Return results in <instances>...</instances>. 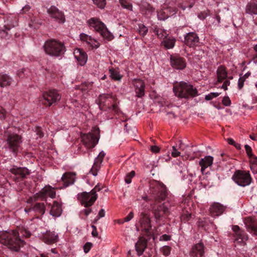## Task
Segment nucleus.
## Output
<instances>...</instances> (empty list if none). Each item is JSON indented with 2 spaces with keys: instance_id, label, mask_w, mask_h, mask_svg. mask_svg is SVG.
<instances>
[{
  "instance_id": "603ef678",
  "label": "nucleus",
  "mask_w": 257,
  "mask_h": 257,
  "mask_svg": "<svg viewBox=\"0 0 257 257\" xmlns=\"http://www.w3.org/2000/svg\"><path fill=\"white\" fill-rule=\"evenodd\" d=\"M7 112L5 108L0 106V119H5L6 117Z\"/></svg>"
},
{
  "instance_id": "f704fd0d",
  "label": "nucleus",
  "mask_w": 257,
  "mask_h": 257,
  "mask_svg": "<svg viewBox=\"0 0 257 257\" xmlns=\"http://www.w3.org/2000/svg\"><path fill=\"white\" fill-rule=\"evenodd\" d=\"M13 78L9 75L5 73H0V86L5 87L11 85Z\"/></svg>"
},
{
  "instance_id": "4468645a",
  "label": "nucleus",
  "mask_w": 257,
  "mask_h": 257,
  "mask_svg": "<svg viewBox=\"0 0 257 257\" xmlns=\"http://www.w3.org/2000/svg\"><path fill=\"white\" fill-rule=\"evenodd\" d=\"M139 223L142 231L148 236L150 235L152 225L150 215L145 212H141L140 214Z\"/></svg>"
},
{
  "instance_id": "de8ad7c7",
  "label": "nucleus",
  "mask_w": 257,
  "mask_h": 257,
  "mask_svg": "<svg viewBox=\"0 0 257 257\" xmlns=\"http://www.w3.org/2000/svg\"><path fill=\"white\" fill-rule=\"evenodd\" d=\"M91 86V85L90 84L87 83H83L78 86V89L81 90L82 92L86 91L90 89V87Z\"/></svg>"
},
{
  "instance_id": "f257e3e1",
  "label": "nucleus",
  "mask_w": 257,
  "mask_h": 257,
  "mask_svg": "<svg viewBox=\"0 0 257 257\" xmlns=\"http://www.w3.org/2000/svg\"><path fill=\"white\" fill-rule=\"evenodd\" d=\"M20 234L25 237H29L31 233L25 228H21L19 231L15 230L0 231V243L11 250L18 251L24 243V240L20 238Z\"/></svg>"
},
{
  "instance_id": "9b49d317",
  "label": "nucleus",
  "mask_w": 257,
  "mask_h": 257,
  "mask_svg": "<svg viewBox=\"0 0 257 257\" xmlns=\"http://www.w3.org/2000/svg\"><path fill=\"white\" fill-rule=\"evenodd\" d=\"M232 230L233 232L234 242L241 246L245 245L248 236L245 231L236 225H232Z\"/></svg>"
},
{
  "instance_id": "a878e982",
  "label": "nucleus",
  "mask_w": 257,
  "mask_h": 257,
  "mask_svg": "<svg viewBox=\"0 0 257 257\" xmlns=\"http://www.w3.org/2000/svg\"><path fill=\"white\" fill-rule=\"evenodd\" d=\"M73 54L75 58L80 65L83 66L85 64L87 60V55L83 50L78 48L75 49Z\"/></svg>"
},
{
  "instance_id": "72a5a7b5",
  "label": "nucleus",
  "mask_w": 257,
  "mask_h": 257,
  "mask_svg": "<svg viewBox=\"0 0 257 257\" xmlns=\"http://www.w3.org/2000/svg\"><path fill=\"white\" fill-rule=\"evenodd\" d=\"M45 205L44 203L37 202L33 205V211L37 218L41 217L45 212Z\"/></svg>"
},
{
  "instance_id": "423d86ee",
  "label": "nucleus",
  "mask_w": 257,
  "mask_h": 257,
  "mask_svg": "<svg viewBox=\"0 0 257 257\" xmlns=\"http://www.w3.org/2000/svg\"><path fill=\"white\" fill-rule=\"evenodd\" d=\"M87 23L91 28H93L103 38L109 41L112 39V35L108 31L104 23L100 21L99 19L92 18L87 21Z\"/></svg>"
},
{
  "instance_id": "c03bdc74",
  "label": "nucleus",
  "mask_w": 257,
  "mask_h": 257,
  "mask_svg": "<svg viewBox=\"0 0 257 257\" xmlns=\"http://www.w3.org/2000/svg\"><path fill=\"white\" fill-rule=\"evenodd\" d=\"M119 3L123 8L132 10L133 6L127 0H119Z\"/></svg>"
},
{
  "instance_id": "e2e57ef3",
  "label": "nucleus",
  "mask_w": 257,
  "mask_h": 257,
  "mask_svg": "<svg viewBox=\"0 0 257 257\" xmlns=\"http://www.w3.org/2000/svg\"><path fill=\"white\" fill-rule=\"evenodd\" d=\"M91 212L92 209L89 207H88L82 210L81 213H83L86 216H87Z\"/></svg>"
},
{
  "instance_id": "ddd939ff",
  "label": "nucleus",
  "mask_w": 257,
  "mask_h": 257,
  "mask_svg": "<svg viewBox=\"0 0 257 257\" xmlns=\"http://www.w3.org/2000/svg\"><path fill=\"white\" fill-rule=\"evenodd\" d=\"M7 144L12 152L17 155L22 143V137L16 134H10L7 138Z\"/></svg>"
},
{
  "instance_id": "5fc2aeb1",
  "label": "nucleus",
  "mask_w": 257,
  "mask_h": 257,
  "mask_svg": "<svg viewBox=\"0 0 257 257\" xmlns=\"http://www.w3.org/2000/svg\"><path fill=\"white\" fill-rule=\"evenodd\" d=\"M245 81V79H244V78H242L241 76H240L238 79V88L239 89H241L242 88L244 85V82Z\"/></svg>"
},
{
  "instance_id": "58836bf2",
  "label": "nucleus",
  "mask_w": 257,
  "mask_h": 257,
  "mask_svg": "<svg viewBox=\"0 0 257 257\" xmlns=\"http://www.w3.org/2000/svg\"><path fill=\"white\" fill-rule=\"evenodd\" d=\"M154 32L155 33L156 35H157L158 38L161 39L166 37L167 35H168V34L166 30L157 27H155L154 28Z\"/></svg>"
},
{
  "instance_id": "338daca9",
  "label": "nucleus",
  "mask_w": 257,
  "mask_h": 257,
  "mask_svg": "<svg viewBox=\"0 0 257 257\" xmlns=\"http://www.w3.org/2000/svg\"><path fill=\"white\" fill-rule=\"evenodd\" d=\"M171 239V236L167 234H163L160 237L161 240L168 241Z\"/></svg>"
},
{
  "instance_id": "39448f33",
  "label": "nucleus",
  "mask_w": 257,
  "mask_h": 257,
  "mask_svg": "<svg viewBox=\"0 0 257 257\" xmlns=\"http://www.w3.org/2000/svg\"><path fill=\"white\" fill-rule=\"evenodd\" d=\"M45 53L53 57H59L65 51V47L63 43L55 39L46 41L43 46Z\"/></svg>"
},
{
  "instance_id": "f8f14e48",
  "label": "nucleus",
  "mask_w": 257,
  "mask_h": 257,
  "mask_svg": "<svg viewBox=\"0 0 257 257\" xmlns=\"http://www.w3.org/2000/svg\"><path fill=\"white\" fill-rule=\"evenodd\" d=\"M159 203L155 202L151 204L153 213L157 220H159L163 217L167 216L170 214L169 209L165 205V203L158 205L157 204Z\"/></svg>"
},
{
  "instance_id": "7c9ffc66",
  "label": "nucleus",
  "mask_w": 257,
  "mask_h": 257,
  "mask_svg": "<svg viewBox=\"0 0 257 257\" xmlns=\"http://www.w3.org/2000/svg\"><path fill=\"white\" fill-rule=\"evenodd\" d=\"M224 211V206L219 203H213L210 208V212L212 216H219L222 214Z\"/></svg>"
},
{
  "instance_id": "2eb2a0df",
  "label": "nucleus",
  "mask_w": 257,
  "mask_h": 257,
  "mask_svg": "<svg viewBox=\"0 0 257 257\" xmlns=\"http://www.w3.org/2000/svg\"><path fill=\"white\" fill-rule=\"evenodd\" d=\"M78 198L82 206L85 208H88L94 203L97 198V195H93L90 192H83L78 195Z\"/></svg>"
},
{
  "instance_id": "774afa93",
  "label": "nucleus",
  "mask_w": 257,
  "mask_h": 257,
  "mask_svg": "<svg viewBox=\"0 0 257 257\" xmlns=\"http://www.w3.org/2000/svg\"><path fill=\"white\" fill-rule=\"evenodd\" d=\"M250 168L253 173H254V174L257 173V164H253V165H250Z\"/></svg>"
},
{
  "instance_id": "c9c22d12",
  "label": "nucleus",
  "mask_w": 257,
  "mask_h": 257,
  "mask_svg": "<svg viewBox=\"0 0 257 257\" xmlns=\"http://www.w3.org/2000/svg\"><path fill=\"white\" fill-rule=\"evenodd\" d=\"M62 210L61 205L57 201H54L50 213L54 217H58L61 214Z\"/></svg>"
},
{
  "instance_id": "6ab92c4d",
  "label": "nucleus",
  "mask_w": 257,
  "mask_h": 257,
  "mask_svg": "<svg viewBox=\"0 0 257 257\" xmlns=\"http://www.w3.org/2000/svg\"><path fill=\"white\" fill-rule=\"evenodd\" d=\"M136 96L141 98L145 95V83L140 79H135L133 80Z\"/></svg>"
},
{
  "instance_id": "dca6fc26",
  "label": "nucleus",
  "mask_w": 257,
  "mask_h": 257,
  "mask_svg": "<svg viewBox=\"0 0 257 257\" xmlns=\"http://www.w3.org/2000/svg\"><path fill=\"white\" fill-rule=\"evenodd\" d=\"M49 16L57 22L63 24L65 22V17L64 13L59 10L55 6H52L47 11Z\"/></svg>"
},
{
  "instance_id": "680f3d73",
  "label": "nucleus",
  "mask_w": 257,
  "mask_h": 257,
  "mask_svg": "<svg viewBox=\"0 0 257 257\" xmlns=\"http://www.w3.org/2000/svg\"><path fill=\"white\" fill-rule=\"evenodd\" d=\"M150 150L154 153H158L160 151V149L157 146H151L150 147Z\"/></svg>"
},
{
  "instance_id": "20e7f679",
  "label": "nucleus",
  "mask_w": 257,
  "mask_h": 257,
  "mask_svg": "<svg viewBox=\"0 0 257 257\" xmlns=\"http://www.w3.org/2000/svg\"><path fill=\"white\" fill-rule=\"evenodd\" d=\"M173 91L175 95L180 98L188 99L198 95V90L195 87L183 81L175 85Z\"/></svg>"
},
{
  "instance_id": "c85d7f7f",
  "label": "nucleus",
  "mask_w": 257,
  "mask_h": 257,
  "mask_svg": "<svg viewBox=\"0 0 257 257\" xmlns=\"http://www.w3.org/2000/svg\"><path fill=\"white\" fill-rule=\"evenodd\" d=\"M216 74L217 80L215 83V85H218V83L222 82L224 80H226L227 77L226 69L224 66L221 65L218 67Z\"/></svg>"
},
{
  "instance_id": "4be33fe9",
  "label": "nucleus",
  "mask_w": 257,
  "mask_h": 257,
  "mask_svg": "<svg viewBox=\"0 0 257 257\" xmlns=\"http://www.w3.org/2000/svg\"><path fill=\"white\" fill-rule=\"evenodd\" d=\"M80 38L82 42L86 43L91 49H97L100 46L97 41L86 34L81 33L80 35Z\"/></svg>"
},
{
  "instance_id": "473e14b6",
  "label": "nucleus",
  "mask_w": 257,
  "mask_h": 257,
  "mask_svg": "<svg viewBox=\"0 0 257 257\" xmlns=\"http://www.w3.org/2000/svg\"><path fill=\"white\" fill-rule=\"evenodd\" d=\"M140 11L143 15L149 16L154 13L155 8L147 2H142L140 5Z\"/></svg>"
},
{
  "instance_id": "4c0bfd02",
  "label": "nucleus",
  "mask_w": 257,
  "mask_h": 257,
  "mask_svg": "<svg viewBox=\"0 0 257 257\" xmlns=\"http://www.w3.org/2000/svg\"><path fill=\"white\" fill-rule=\"evenodd\" d=\"M110 73V77L111 78L115 81H119L122 78V76L119 74V72L114 69L113 68H111L109 69Z\"/></svg>"
},
{
  "instance_id": "13d9d810",
  "label": "nucleus",
  "mask_w": 257,
  "mask_h": 257,
  "mask_svg": "<svg viewBox=\"0 0 257 257\" xmlns=\"http://www.w3.org/2000/svg\"><path fill=\"white\" fill-rule=\"evenodd\" d=\"M230 85V81L229 80H224L223 83L221 86V88L223 89L224 90H227V87Z\"/></svg>"
},
{
  "instance_id": "69168bd1",
  "label": "nucleus",
  "mask_w": 257,
  "mask_h": 257,
  "mask_svg": "<svg viewBox=\"0 0 257 257\" xmlns=\"http://www.w3.org/2000/svg\"><path fill=\"white\" fill-rule=\"evenodd\" d=\"M30 9H31V7L29 5H26L21 10L22 13V14H26L27 12H28L30 11Z\"/></svg>"
},
{
  "instance_id": "9d476101",
  "label": "nucleus",
  "mask_w": 257,
  "mask_h": 257,
  "mask_svg": "<svg viewBox=\"0 0 257 257\" xmlns=\"http://www.w3.org/2000/svg\"><path fill=\"white\" fill-rule=\"evenodd\" d=\"M232 179L236 184L241 187L248 186L252 182L249 171L244 170H236L232 176Z\"/></svg>"
},
{
  "instance_id": "f3484780",
  "label": "nucleus",
  "mask_w": 257,
  "mask_h": 257,
  "mask_svg": "<svg viewBox=\"0 0 257 257\" xmlns=\"http://www.w3.org/2000/svg\"><path fill=\"white\" fill-rule=\"evenodd\" d=\"M199 41V37L195 32H189L185 36L184 43L189 47L197 46Z\"/></svg>"
},
{
  "instance_id": "a19ab883",
  "label": "nucleus",
  "mask_w": 257,
  "mask_h": 257,
  "mask_svg": "<svg viewBox=\"0 0 257 257\" xmlns=\"http://www.w3.org/2000/svg\"><path fill=\"white\" fill-rule=\"evenodd\" d=\"M192 217L191 213H189L188 211H183V213L181 216V220L184 222H187L190 220Z\"/></svg>"
},
{
  "instance_id": "09e8293b",
  "label": "nucleus",
  "mask_w": 257,
  "mask_h": 257,
  "mask_svg": "<svg viewBox=\"0 0 257 257\" xmlns=\"http://www.w3.org/2000/svg\"><path fill=\"white\" fill-rule=\"evenodd\" d=\"M105 216V211L103 209H101L99 210L97 216L94 219L93 223H96L97 221L101 217H103Z\"/></svg>"
},
{
  "instance_id": "8fccbe9b",
  "label": "nucleus",
  "mask_w": 257,
  "mask_h": 257,
  "mask_svg": "<svg viewBox=\"0 0 257 257\" xmlns=\"http://www.w3.org/2000/svg\"><path fill=\"white\" fill-rule=\"evenodd\" d=\"M181 155V153L178 151V149H177V146H173L172 147V151L171 153V155L172 157L174 158H176L177 157L180 156Z\"/></svg>"
},
{
  "instance_id": "1a4fd4ad",
  "label": "nucleus",
  "mask_w": 257,
  "mask_h": 257,
  "mask_svg": "<svg viewBox=\"0 0 257 257\" xmlns=\"http://www.w3.org/2000/svg\"><path fill=\"white\" fill-rule=\"evenodd\" d=\"M56 196V192L54 189L51 186H46L42 188L40 191L35 194L34 196L30 197L27 202L29 204L33 203L36 202L39 198L41 200H46L47 197L51 198H54Z\"/></svg>"
},
{
  "instance_id": "393cba45",
  "label": "nucleus",
  "mask_w": 257,
  "mask_h": 257,
  "mask_svg": "<svg viewBox=\"0 0 257 257\" xmlns=\"http://www.w3.org/2000/svg\"><path fill=\"white\" fill-rule=\"evenodd\" d=\"M76 173L74 172H67L65 173L61 177L64 187H67L74 184L75 181Z\"/></svg>"
},
{
  "instance_id": "a18cd8bd",
  "label": "nucleus",
  "mask_w": 257,
  "mask_h": 257,
  "mask_svg": "<svg viewBox=\"0 0 257 257\" xmlns=\"http://www.w3.org/2000/svg\"><path fill=\"white\" fill-rule=\"evenodd\" d=\"M171 247L168 245L164 246L160 249L161 252L165 256H168L171 253Z\"/></svg>"
},
{
  "instance_id": "c756f323",
  "label": "nucleus",
  "mask_w": 257,
  "mask_h": 257,
  "mask_svg": "<svg viewBox=\"0 0 257 257\" xmlns=\"http://www.w3.org/2000/svg\"><path fill=\"white\" fill-rule=\"evenodd\" d=\"M213 160L214 159L213 157L211 156H207L200 160L199 164L201 167V171L203 174H204L205 170L212 165Z\"/></svg>"
},
{
  "instance_id": "0eeeda50",
  "label": "nucleus",
  "mask_w": 257,
  "mask_h": 257,
  "mask_svg": "<svg viewBox=\"0 0 257 257\" xmlns=\"http://www.w3.org/2000/svg\"><path fill=\"white\" fill-rule=\"evenodd\" d=\"M61 98V95L57 90L51 89L43 92L40 101L45 106L50 107L58 102Z\"/></svg>"
},
{
  "instance_id": "7ed1b4c3",
  "label": "nucleus",
  "mask_w": 257,
  "mask_h": 257,
  "mask_svg": "<svg viewBox=\"0 0 257 257\" xmlns=\"http://www.w3.org/2000/svg\"><path fill=\"white\" fill-rule=\"evenodd\" d=\"M150 198L147 196L143 197V199L147 202L152 200L155 202H161L165 200L168 195V190L166 186L162 183L152 180L149 182Z\"/></svg>"
},
{
  "instance_id": "ea45409f",
  "label": "nucleus",
  "mask_w": 257,
  "mask_h": 257,
  "mask_svg": "<svg viewBox=\"0 0 257 257\" xmlns=\"http://www.w3.org/2000/svg\"><path fill=\"white\" fill-rule=\"evenodd\" d=\"M14 27V25L11 24L9 25L7 24L5 25V30H0V35L2 37L7 38L8 37V33L7 31L10 30L11 28Z\"/></svg>"
},
{
  "instance_id": "aec40b11",
  "label": "nucleus",
  "mask_w": 257,
  "mask_h": 257,
  "mask_svg": "<svg viewBox=\"0 0 257 257\" xmlns=\"http://www.w3.org/2000/svg\"><path fill=\"white\" fill-rule=\"evenodd\" d=\"M244 223L248 232L252 233L257 236V221L252 217H247L244 218Z\"/></svg>"
},
{
  "instance_id": "052dcab7",
  "label": "nucleus",
  "mask_w": 257,
  "mask_h": 257,
  "mask_svg": "<svg viewBox=\"0 0 257 257\" xmlns=\"http://www.w3.org/2000/svg\"><path fill=\"white\" fill-rule=\"evenodd\" d=\"M249 159L250 165L257 164V157L253 155L249 157Z\"/></svg>"
},
{
  "instance_id": "bb28decb",
  "label": "nucleus",
  "mask_w": 257,
  "mask_h": 257,
  "mask_svg": "<svg viewBox=\"0 0 257 257\" xmlns=\"http://www.w3.org/2000/svg\"><path fill=\"white\" fill-rule=\"evenodd\" d=\"M58 236L54 231H47L43 235L42 240L46 243L52 244L58 241Z\"/></svg>"
},
{
  "instance_id": "cd10ccee",
  "label": "nucleus",
  "mask_w": 257,
  "mask_h": 257,
  "mask_svg": "<svg viewBox=\"0 0 257 257\" xmlns=\"http://www.w3.org/2000/svg\"><path fill=\"white\" fill-rule=\"evenodd\" d=\"M148 245V241L144 237L139 238L135 245L136 250L139 256L142 255Z\"/></svg>"
},
{
  "instance_id": "a211bd4d",
  "label": "nucleus",
  "mask_w": 257,
  "mask_h": 257,
  "mask_svg": "<svg viewBox=\"0 0 257 257\" xmlns=\"http://www.w3.org/2000/svg\"><path fill=\"white\" fill-rule=\"evenodd\" d=\"M170 62L172 67L176 69L182 70L186 66L185 59L179 56H171Z\"/></svg>"
},
{
  "instance_id": "f03ea898",
  "label": "nucleus",
  "mask_w": 257,
  "mask_h": 257,
  "mask_svg": "<svg viewBox=\"0 0 257 257\" xmlns=\"http://www.w3.org/2000/svg\"><path fill=\"white\" fill-rule=\"evenodd\" d=\"M96 101L100 110L112 113L116 118H120L122 121L126 120V116L118 107L119 103L115 95L102 94L99 95Z\"/></svg>"
},
{
  "instance_id": "412c9836",
  "label": "nucleus",
  "mask_w": 257,
  "mask_h": 257,
  "mask_svg": "<svg viewBox=\"0 0 257 257\" xmlns=\"http://www.w3.org/2000/svg\"><path fill=\"white\" fill-rule=\"evenodd\" d=\"M105 156V153L103 151H101L95 159L93 165L90 171L94 176L97 175V172L100 169L101 163L103 161Z\"/></svg>"
},
{
  "instance_id": "6e6d98bb",
  "label": "nucleus",
  "mask_w": 257,
  "mask_h": 257,
  "mask_svg": "<svg viewBox=\"0 0 257 257\" xmlns=\"http://www.w3.org/2000/svg\"><path fill=\"white\" fill-rule=\"evenodd\" d=\"M92 243L90 242H86L83 246L84 251L85 253L88 252L92 247Z\"/></svg>"
},
{
  "instance_id": "bf43d9fd",
  "label": "nucleus",
  "mask_w": 257,
  "mask_h": 257,
  "mask_svg": "<svg viewBox=\"0 0 257 257\" xmlns=\"http://www.w3.org/2000/svg\"><path fill=\"white\" fill-rule=\"evenodd\" d=\"M134 216V214L133 212H131L129 213V214L124 218L123 220L124 222H128L130 221Z\"/></svg>"
},
{
  "instance_id": "b1692460",
  "label": "nucleus",
  "mask_w": 257,
  "mask_h": 257,
  "mask_svg": "<svg viewBox=\"0 0 257 257\" xmlns=\"http://www.w3.org/2000/svg\"><path fill=\"white\" fill-rule=\"evenodd\" d=\"M204 245L200 242L194 245L190 252L191 257H203L204 255Z\"/></svg>"
},
{
  "instance_id": "e433bc0d",
  "label": "nucleus",
  "mask_w": 257,
  "mask_h": 257,
  "mask_svg": "<svg viewBox=\"0 0 257 257\" xmlns=\"http://www.w3.org/2000/svg\"><path fill=\"white\" fill-rule=\"evenodd\" d=\"M176 39L175 38H167L162 42V45L167 49H172L175 44Z\"/></svg>"
},
{
  "instance_id": "5701e85b",
  "label": "nucleus",
  "mask_w": 257,
  "mask_h": 257,
  "mask_svg": "<svg viewBox=\"0 0 257 257\" xmlns=\"http://www.w3.org/2000/svg\"><path fill=\"white\" fill-rule=\"evenodd\" d=\"M10 171L18 179H23L30 174L29 170L25 167L14 166L10 170Z\"/></svg>"
},
{
  "instance_id": "37998d69",
  "label": "nucleus",
  "mask_w": 257,
  "mask_h": 257,
  "mask_svg": "<svg viewBox=\"0 0 257 257\" xmlns=\"http://www.w3.org/2000/svg\"><path fill=\"white\" fill-rule=\"evenodd\" d=\"M148 32V29L144 24L139 25V32L141 35L144 37Z\"/></svg>"
},
{
  "instance_id": "49530a36",
  "label": "nucleus",
  "mask_w": 257,
  "mask_h": 257,
  "mask_svg": "<svg viewBox=\"0 0 257 257\" xmlns=\"http://www.w3.org/2000/svg\"><path fill=\"white\" fill-rule=\"evenodd\" d=\"M136 173L134 171H132L127 174L125 177V182L127 184H130L132 182V179L135 176Z\"/></svg>"
},
{
  "instance_id": "79ce46f5",
  "label": "nucleus",
  "mask_w": 257,
  "mask_h": 257,
  "mask_svg": "<svg viewBox=\"0 0 257 257\" xmlns=\"http://www.w3.org/2000/svg\"><path fill=\"white\" fill-rule=\"evenodd\" d=\"M93 4L98 8L103 9L106 4V0H92Z\"/></svg>"
},
{
  "instance_id": "864d4df0",
  "label": "nucleus",
  "mask_w": 257,
  "mask_h": 257,
  "mask_svg": "<svg viewBox=\"0 0 257 257\" xmlns=\"http://www.w3.org/2000/svg\"><path fill=\"white\" fill-rule=\"evenodd\" d=\"M222 103L225 106H229L231 104V100L228 96H225L222 99Z\"/></svg>"
},
{
  "instance_id": "2f4dec72",
  "label": "nucleus",
  "mask_w": 257,
  "mask_h": 257,
  "mask_svg": "<svg viewBox=\"0 0 257 257\" xmlns=\"http://www.w3.org/2000/svg\"><path fill=\"white\" fill-rule=\"evenodd\" d=\"M245 12L250 15H257V0H251L248 2L245 7Z\"/></svg>"
},
{
  "instance_id": "0e129e2a",
  "label": "nucleus",
  "mask_w": 257,
  "mask_h": 257,
  "mask_svg": "<svg viewBox=\"0 0 257 257\" xmlns=\"http://www.w3.org/2000/svg\"><path fill=\"white\" fill-rule=\"evenodd\" d=\"M91 227L92 228V232H91L92 235L93 237H97L98 233H97V231L96 227L95 225H91Z\"/></svg>"
},
{
  "instance_id": "4d7b16f0",
  "label": "nucleus",
  "mask_w": 257,
  "mask_h": 257,
  "mask_svg": "<svg viewBox=\"0 0 257 257\" xmlns=\"http://www.w3.org/2000/svg\"><path fill=\"white\" fill-rule=\"evenodd\" d=\"M102 187H100L99 185H97L95 187L90 191L91 194L93 195H97L96 192L101 190Z\"/></svg>"
},
{
  "instance_id": "6e6552de",
  "label": "nucleus",
  "mask_w": 257,
  "mask_h": 257,
  "mask_svg": "<svg viewBox=\"0 0 257 257\" xmlns=\"http://www.w3.org/2000/svg\"><path fill=\"white\" fill-rule=\"evenodd\" d=\"M99 129L98 127H93L91 132L81 135L82 142L87 148H93L97 144L99 140Z\"/></svg>"
},
{
  "instance_id": "3c124183",
  "label": "nucleus",
  "mask_w": 257,
  "mask_h": 257,
  "mask_svg": "<svg viewBox=\"0 0 257 257\" xmlns=\"http://www.w3.org/2000/svg\"><path fill=\"white\" fill-rule=\"evenodd\" d=\"M244 148L246 151V153L248 158L254 155L252 153V149L249 145H245L244 146Z\"/></svg>"
}]
</instances>
